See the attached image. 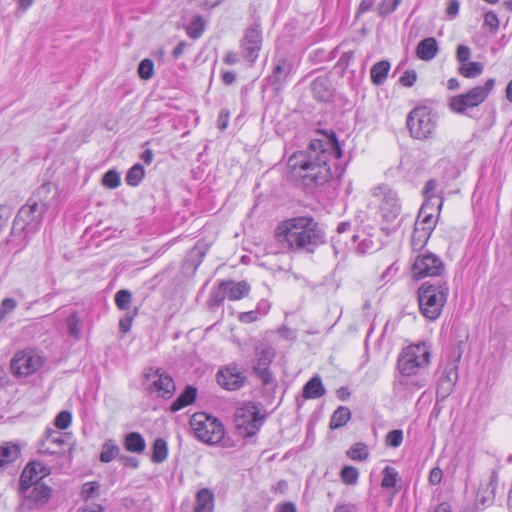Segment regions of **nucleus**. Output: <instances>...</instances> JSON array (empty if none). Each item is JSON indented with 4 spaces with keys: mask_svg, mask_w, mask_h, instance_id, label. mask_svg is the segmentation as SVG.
Masks as SVG:
<instances>
[{
    "mask_svg": "<svg viewBox=\"0 0 512 512\" xmlns=\"http://www.w3.org/2000/svg\"><path fill=\"white\" fill-rule=\"evenodd\" d=\"M341 156L342 150L335 134L324 140L312 139L306 150L294 152L288 158V177L305 187L323 185L334 175L331 160Z\"/></svg>",
    "mask_w": 512,
    "mask_h": 512,
    "instance_id": "nucleus-1",
    "label": "nucleus"
},
{
    "mask_svg": "<svg viewBox=\"0 0 512 512\" xmlns=\"http://www.w3.org/2000/svg\"><path fill=\"white\" fill-rule=\"evenodd\" d=\"M278 242L292 250L313 252L324 243V232L319 223L310 216H299L281 222L275 230Z\"/></svg>",
    "mask_w": 512,
    "mask_h": 512,
    "instance_id": "nucleus-2",
    "label": "nucleus"
},
{
    "mask_svg": "<svg viewBox=\"0 0 512 512\" xmlns=\"http://www.w3.org/2000/svg\"><path fill=\"white\" fill-rule=\"evenodd\" d=\"M46 211L44 204L28 200L27 204L19 209L13 221L9 241L17 242L18 246L24 247L28 236L39 230Z\"/></svg>",
    "mask_w": 512,
    "mask_h": 512,
    "instance_id": "nucleus-3",
    "label": "nucleus"
},
{
    "mask_svg": "<svg viewBox=\"0 0 512 512\" xmlns=\"http://www.w3.org/2000/svg\"><path fill=\"white\" fill-rule=\"evenodd\" d=\"M448 294V283L443 279L422 283L418 289L421 314L430 321L438 319L447 301Z\"/></svg>",
    "mask_w": 512,
    "mask_h": 512,
    "instance_id": "nucleus-4",
    "label": "nucleus"
},
{
    "mask_svg": "<svg viewBox=\"0 0 512 512\" xmlns=\"http://www.w3.org/2000/svg\"><path fill=\"white\" fill-rule=\"evenodd\" d=\"M431 359L429 347L425 343L407 346L398 357L397 367L404 376H412L426 368Z\"/></svg>",
    "mask_w": 512,
    "mask_h": 512,
    "instance_id": "nucleus-5",
    "label": "nucleus"
},
{
    "mask_svg": "<svg viewBox=\"0 0 512 512\" xmlns=\"http://www.w3.org/2000/svg\"><path fill=\"white\" fill-rule=\"evenodd\" d=\"M190 426L195 437L207 444H217L224 437V426L215 417L204 412H198L191 416Z\"/></svg>",
    "mask_w": 512,
    "mask_h": 512,
    "instance_id": "nucleus-6",
    "label": "nucleus"
},
{
    "mask_svg": "<svg viewBox=\"0 0 512 512\" xmlns=\"http://www.w3.org/2000/svg\"><path fill=\"white\" fill-rule=\"evenodd\" d=\"M406 124L413 138L428 139L436 129L437 116L428 107H416L408 114Z\"/></svg>",
    "mask_w": 512,
    "mask_h": 512,
    "instance_id": "nucleus-7",
    "label": "nucleus"
},
{
    "mask_svg": "<svg viewBox=\"0 0 512 512\" xmlns=\"http://www.w3.org/2000/svg\"><path fill=\"white\" fill-rule=\"evenodd\" d=\"M495 80L488 79L484 85L475 86L466 93L453 96L449 100V108L457 114H464L470 108H474L483 103L493 90Z\"/></svg>",
    "mask_w": 512,
    "mask_h": 512,
    "instance_id": "nucleus-8",
    "label": "nucleus"
},
{
    "mask_svg": "<svg viewBox=\"0 0 512 512\" xmlns=\"http://www.w3.org/2000/svg\"><path fill=\"white\" fill-rule=\"evenodd\" d=\"M234 421L239 435L252 437L262 426L264 416L260 415L256 404L249 402L236 410Z\"/></svg>",
    "mask_w": 512,
    "mask_h": 512,
    "instance_id": "nucleus-9",
    "label": "nucleus"
},
{
    "mask_svg": "<svg viewBox=\"0 0 512 512\" xmlns=\"http://www.w3.org/2000/svg\"><path fill=\"white\" fill-rule=\"evenodd\" d=\"M275 355V350L268 344H261L255 349L252 371L264 386L275 385L276 383L269 368Z\"/></svg>",
    "mask_w": 512,
    "mask_h": 512,
    "instance_id": "nucleus-10",
    "label": "nucleus"
},
{
    "mask_svg": "<svg viewBox=\"0 0 512 512\" xmlns=\"http://www.w3.org/2000/svg\"><path fill=\"white\" fill-rule=\"evenodd\" d=\"M379 197V210L382 218L387 222L395 221L401 213V203L398 194L389 186L382 185L374 190Z\"/></svg>",
    "mask_w": 512,
    "mask_h": 512,
    "instance_id": "nucleus-11",
    "label": "nucleus"
},
{
    "mask_svg": "<svg viewBox=\"0 0 512 512\" xmlns=\"http://www.w3.org/2000/svg\"><path fill=\"white\" fill-rule=\"evenodd\" d=\"M145 378L149 382L147 390L156 393L158 396L169 399L175 392V383L172 377L161 369L150 368L145 373Z\"/></svg>",
    "mask_w": 512,
    "mask_h": 512,
    "instance_id": "nucleus-12",
    "label": "nucleus"
},
{
    "mask_svg": "<svg viewBox=\"0 0 512 512\" xmlns=\"http://www.w3.org/2000/svg\"><path fill=\"white\" fill-rule=\"evenodd\" d=\"M44 364V358L33 350L16 353L11 361L12 371L20 376H28L38 371Z\"/></svg>",
    "mask_w": 512,
    "mask_h": 512,
    "instance_id": "nucleus-13",
    "label": "nucleus"
},
{
    "mask_svg": "<svg viewBox=\"0 0 512 512\" xmlns=\"http://www.w3.org/2000/svg\"><path fill=\"white\" fill-rule=\"evenodd\" d=\"M444 263L433 253L418 255L413 263L412 271L416 279L424 277L442 276Z\"/></svg>",
    "mask_w": 512,
    "mask_h": 512,
    "instance_id": "nucleus-14",
    "label": "nucleus"
},
{
    "mask_svg": "<svg viewBox=\"0 0 512 512\" xmlns=\"http://www.w3.org/2000/svg\"><path fill=\"white\" fill-rule=\"evenodd\" d=\"M216 380L223 389L236 391L245 385L247 377L236 363H230L218 370Z\"/></svg>",
    "mask_w": 512,
    "mask_h": 512,
    "instance_id": "nucleus-15",
    "label": "nucleus"
},
{
    "mask_svg": "<svg viewBox=\"0 0 512 512\" xmlns=\"http://www.w3.org/2000/svg\"><path fill=\"white\" fill-rule=\"evenodd\" d=\"M461 354L459 353L452 361L446 364L437 384V397L445 399L453 391L458 380V362Z\"/></svg>",
    "mask_w": 512,
    "mask_h": 512,
    "instance_id": "nucleus-16",
    "label": "nucleus"
},
{
    "mask_svg": "<svg viewBox=\"0 0 512 512\" xmlns=\"http://www.w3.org/2000/svg\"><path fill=\"white\" fill-rule=\"evenodd\" d=\"M67 436L52 428H47L43 438L39 441L38 452L44 455H62Z\"/></svg>",
    "mask_w": 512,
    "mask_h": 512,
    "instance_id": "nucleus-17",
    "label": "nucleus"
},
{
    "mask_svg": "<svg viewBox=\"0 0 512 512\" xmlns=\"http://www.w3.org/2000/svg\"><path fill=\"white\" fill-rule=\"evenodd\" d=\"M262 46V32L258 24H253L246 29L241 42L242 54L250 62L258 58Z\"/></svg>",
    "mask_w": 512,
    "mask_h": 512,
    "instance_id": "nucleus-18",
    "label": "nucleus"
},
{
    "mask_svg": "<svg viewBox=\"0 0 512 512\" xmlns=\"http://www.w3.org/2000/svg\"><path fill=\"white\" fill-rule=\"evenodd\" d=\"M296 65L294 60L289 58H279L274 64L269 81L276 91L282 89L289 77L294 74Z\"/></svg>",
    "mask_w": 512,
    "mask_h": 512,
    "instance_id": "nucleus-19",
    "label": "nucleus"
},
{
    "mask_svg": "<svg viewBox=\"0 0 512 512\" xmlns=\"http://www.w3.org/2000/svg\"><path fill=\"white\" fill-rule=\"evenodd\" d=\"M23 497L30 502L31 506L39 507L48 502L51 496V489L43 483L20 485Z\"/></svg>",
    "mask_w": 512,
    "mask_h": 512,
    "instance_id": "nucleus-20",
    "label": "nucleus"
},
{
    "mask_svg": "<svg viewBox=\"0 0 512 512\" xmlns=\"http://www.w3.org/2000/svg\"><path fill=\"white\" fill-rule=\"evenodd\" d=\"M51 473L50 468L41 462L32 461L22 471L20 485L41 483Z\"/></svg>",
    "mask_w": 512,
    "mask_h": 512,
    "instance_id": "nucleus-21",
    "label": "nucleus"
},
{
    "mask_svg": "<svg viewBox=\"0 0 512 512\" xmlns=\"http://www.w3.org/2000/svg\"><path fill=\"white\" fill-rule=\"evenodd\" d=\"M497 484L498 473L493 470L489 478L481 482L477 491L476 502L484 507L491 505L495 498Z\"/></svg>",
    "mask_w": 512,
    "mask_h": 512,
    "instance_id": "nucleus-22",
    "label": "nucleus"
},
{
    "mask_svg": "<svg viewBox=\"0 0 512 512\" xmlns=\"http://www.w3.org/2000/svg\"><path fill=\"white\" fill-rule=\"evenodd\" d=\"M215 496L208 488H202L195 495L193 512H214Z\"/></svg>",
    "mask_w": 512,
    "mask_h": 512,
    "instance_id": "nucleus-23",
    "label": "nucleus"
},
{
    "mask_svg": "<svg viewBox=\"0 0 512 512\" xmlns=\"http://www.w3.org/2000/svg\"><path fill=\"white\" fill-rule=\"evenodd\" d=\"M222 290L226 291L227 298L232 301L239 300L246 296L250 291V286L245 281L233 282L222 281L220 283Z\"/></svg>",
    "mask_w": 512,
    "mask_h": 512,
    "instance_id": "nucleus-24",
    "label": "nucleus"
},
{
    "mask_svg": "<svg viewBox=\"0 0 512 512\" xmlns=\"http://www.w3.org/2000/svg\"><path fill=\"white\" fill-rule=\"evenodd\" d=\"M208 249L209 246L205 242H197L196 245L189 251L184 265L191 267L193 272H195L205 257Z\"/></svg>",
    "mask_w": 512,
    "mask_h": 512,
    "instance_id": "nucleus-25",
    "label": "nucleus"
},
{
    "mask_svg": "<svg viewBox=\"0 0 512 512\" xmlns=\"http://www.w3.org/2000/svg\"><path fill=\"white\" fill-rule=\"evenodd\" d=\"M438 43L435 38L429 37L421 40L416 47V55L424 61L432 60L438 53Z\"/></svg>",
    "mask_w": 512,
    "mask_h": 512,
    "instance_id": "nucleus-26",
    "label": "nucleus"
},
{
    "mask_svg": "<svg viewBox=\"0 0 512 512\" xmlns=\"http://www.w3.org/2000/svg\"><path fill=\"white\" fill-rule=\"evenodd\" d=\"M56 196L57 188L51 183H44L37 189L33 197L29 200H36L39 204H44V207L48 210Z\"/></svg>",
    "mask_w": 512,
    "mask_h": 512,
    "instance_id": "nucleus-27",
    "label": "nucleus"
},
{
    "mask_svg": "<svg viewBox=\"0 0 512 512\" xmlns=\"http://www.w3.org/2000/svg\"><path fill=\"white\" fill-rule=\"evenodd\" d=\"M197 397V389L194 386L188 385L175 399L170 406L171 412H177L191 404H193Z\"/></svg>",
    "mask_w": 512,
    "mask_h": 512,
    "instance_id": "nucleus-28",
    "label": "nucleus"
},
{
    "mask_svg": "<svg viewBox=\"0 0 512 512\" xmlns=\"http://www.w3.org/2000/svg\"><path fill=\"white\" fill-rule=\"evenodd\" d=\"M312 92L315 98L321 101H329L332 93H331V84L330 80L325 76L317 77L311 85Z\"/></svg>",
    "mask_w": 512,
    "mask_h": 512,
    "instance_id": "nucleus-29",
    "label": "nucleus"
},
{
    "mask_svg": "<svg viewBox=\"0 0 512 512\" xmlns=\"http://www.w3.org/2000/svg\"><path fill=\"white\" fill-rule=\"evenodd\" d=\"M325 394V388L319 376L312 377L303 387L302 396L305 399H318Z\"/></svg>",
    "mask_w": 512,
    "mask_h": 512,
    "instance_id": "nucleus-30",
    "label": "nucleus"
},
{
    "mask_svg": "<svg viewBox=\"0 0 512 512\" xmlns=\"http://www.w3.org/2000/svg\"><path fill=\"white\" fill-rule=\"evenodd\" d=\"M123 445L127 451L138 454L144 452L146 448L145 439L139 432L128 433L123 440Z\"/></svg>",
    "mask_w": 512,
    "mask_h": 512,
    "instance_id": "nucleus-31",
    "label": "nucleus"
},
{
    "mask_svg": "<svg viewBox=\"0 0 512 512\" xmlns=\"http://www.w3.org/2000/svg\"><path fill=\"white\" fill-rule=\"evenodd\" d=\"M20 454V448L12 442H5L0 445V468L14 462Z\"/></svg>",
    "mask_w": 512,
    "mask_h": 512,
    "instance_id": "nucleus-32",
    "label": "nucleus"
},
{
    "mask_svg": "<svg viewBox=\"0 0 512 512\" xmlns=\"http://www.w3.org/2000/svg\"><path fill=\"white\" fill-rule=\"evenodd\" d=\"M390 63L386 60L375 63L370 70L371 80L375 85H381L387 79Z\"/></svg>",
    "mask_w": 512,
    "mask_h": 512,
    "instance_id": "nucleus-33",
    "label": "nucleus"
},
{
    "mask_svg": "<svg viewBox=\"0 0 512 512\" xmlns=\"http://www.w3.org/2000/svg\"><path fill=\"white\" fill-rule=\"evenodd\" d=\"M350 418V409L345 406H340L333 412L329 426L331 429H338L344 426Z\"/></svg>",
    "mask_w": 512,
    "mask_h": 512,
    "instance_id": "nucleus-34",
    "label": "nucleus"
},
{
    "mask_svg": "<svg viewBox=\"0 0 512 512\" xmlns=\"http://www.w3.org/2000/svg\"><path fill=\"white\" fill-rule=\"evenodd\" d=\"M429 229H430V227L420 228L419 224L416 223L414 232L412 234V240H411L412 248L414 250L421 249L425 246V244L427 243V241L431 235V233H429Z\"/></svg>",
    "mask_w": 512,
    "mask_h": 512,
    "instance_id": "nucleus-35",
    "label": "nucleus"
},
{
    "mask_svg": "<svg viewBox=\"0 0 512 512\" xmlns=\"http://www.w3.org/2000/svg\"><path fill=\"white\" fill-rule=\"evenodd\" d=\"M168 455L167 442L163 438H157L152 447L151 460L154 463H162Z\"/></svg>",
    "mask_w": 512,
    "mask_h": 512,
    "instance_id": "nucleus-36",
    "label": "nucleus"
},
{
    "mask_svg": "<svg viewBox=\"0 0 512 512\" xmlns=\"http://www.w3.org/2000/svg\"><path fill=\"white\" fill-rule=\"evenodd\" d=\"M206 21L201 15H196L187 25L186 33L190 38L198 39L204 32Z\"/></svg>",
    "mask_w": 512,
    "mask_h": 512,
    "instance_id": "nucleus-37",
    "label": "nucleus"
},
{
    "mask_svg": "<svg viewBox=\"0 0 512 512\" xmlns=\"http://www.w3.org/2000/svg\"><path fill=\"white\" fill-rule=\"evenodd\" d=\"M119 452L120 448L113 440H106L102 445L100 461L109 463L118 456Z\"/></svg>",
    "mask_w": 512,
    "mask_h": 512,
    "instance_id": "nucleus-38",
    "label": "nucleus"
},
{
    "mask_svg": "<svg viewBox=\"0 0 512 512\" xmlns=\"http://www.w3.org/2000/svg\"><path fill=\"white\" fill-rule=\"evenodd\" d=\"M144 168L141 164L133 165L127 172L125 181L129 186H138L144 177Z\"/></svg>",
    "mask_w": 512,
    "mask_h": 512,
    "instance_id": "nucleus-39",
    "label": "nucleus"
},
{
    "mask_svg": "<svg viewBox=\"0 0 512 512\" xmlns=\"http://www.w3.org/2000/svg\"><path fill=\"white\" fill-rule=\"evenodd\" d=\"M484 66L480 62H466L459 67V73L466 78H475L483 72Z\"/></svg>",
    "mask_w": 512,
    "mask_h": 512,
    "instance_id": "nucleus-40",
    "label": "nucleus"
},
{
    "mask_svg": "<svg viewBox=\"0 0 512 512\" xmlns=\"http://www.w3.org/2000/svg\"><path fill=\"white\" fill-rule=\"evenodd\" d=\"M347 456L352 460L363 461L368 458L369 452L364 443L358 442L350 447L347 451Z\"/></svg>",
    "mask_w": 512,
    "mask_h": 512,
    "instance_id": "nucleus-41",
    "label": "nucleus"
},
{
    "mask_svg": "<svg viewBox=\"0 0 512 512\" xmlns=\"http://www.w3.org/2000/svg\"><path fill=\"white\" fill-rule=\"evenodd\" d=\"M428 208H429V204L428 203H424L421 206L418 218H422V220L420 222H417V223L419 224L420 228H428V227H430L429 233H432L435 224H434V222L432 220V217H433L432 214L427 212Z\"/></svg>",
    "mask_w": 512,
    "mask_h": 512,
    "instance_id": "nucleus-42",
    "label": "nucleus"
},
{
    "mask_svg": "<svg viewBox=\"0 0 512 512\" xmlns=\"http://www.w3.org/2000/svg\"><path fill=\"white\" fill-rule=\"evenodd\" d=\"M398 473L395 468L386 466L383 470V478L381 481L382 488H394L396 485Z\"/></svg>",
    "mask_w": 512,
    "mask_h": 512,
    "instance_id": "nucleus-43",
    "label": "nucleus"
},
{
    "mask_svg": "<svg viewBox=\"0 0 512 512\" xmlns=\"http://www.w3.org/2000/svg\"><path fill=\"white\" fill-rule=\"evenodd\" d=\"M380 243L378 241H374L372 235H366L358 244L357 251L360 254L369 253L375 251L379 248Z\"/></svg>",
    "mask_w": 512,
    "mask_h": 512,
    "instance_id": "nucleus-44",
    "label": "nucleus"
},
{
    "mask_svg": "<svg viewBox=\"0 0 512 512\" xmlns=\"http://www.w3.org/2000/svg\"><path fill=\"white\" fill-rule=\"evenodd\" d=\"M138 74L141 79L149 80L154 75V63L151 59H143L138 66Z\"/></svg>",
    "mask_w": 512,
    "mask_h": 512,
    "instance_id": "nucleus-45",
    "label": "nucleus"
},
{
    "mask_svg": "<svg viewBox=\"0 0 512 512\" xmlns=\"http://www.w3.org/2000/svg\"><path fill=\"white\" fill-rule=\"evenodd\" d=\"M359 472L353 466H345L341 470V479L347 485H355L358 481Z\"/></svg>",
    "mask_w": 512,
    "mask_h": 512,
    "instance_id": "nucleus-46",
    "label": "nucleus"
},
{
    "mask_svg": "<svg viewBox=\"0 0 512 512\" xmlns=\"http://www.w3.org/2000/svg\"><path fill=\"white\" fill-rule=\"evenodd\" d=\"M132 300V294L128 290H120L115 295L116 306L120 310H127Z\"/></svg>",
    "mask_w": 512,
    "mask_h": 512,
    "instance_id": "nucleus-47",
    "label": "nucleus"
},
{
    "mask_svg": "<svg viewBox=\"0 0 512 512\" xmlns=\"http://www.w3.org/2000/svg\"><path fill=\"white\" fill-rule=\"evenodd\" d=\"M102 184L109 189L117 188L120 185V174L115 170L107 171L103 175Z\"/></svg>",
    "mask_w": 512,
    "mask_h": 512,
    "instance_id": "nucleus-48",
    "label": "nucleus"
},
{
    "mask_svg": "<svg viewBox=\"0 0 512 512\" xmlns=\"http://www.w3.org/2000/svg\"><path fill=\"white\" fill-rule=\"evenodd\" d=\"M403 441V431L400 429H395L386 435L385 443L389 447L397 448L401 445Z\"/></svg>",
    "mask_w": 512,
    "mask_h": 512,
    "instance_id": "nucleus-49",
    "label": "nucleus"
},
{
    "mask_svg": "<svg viewBox=\"0 0 512 512\" xmlns=\"http://www.w3.org/2000/svg\"><path fill=\"white\" fill-rule=\"evenodd\" d=\"M72 414L69 411H61L54 420V425L58 429H66L70 426Z\"/></svg>",
    "mask_w": 512,
    "mask_h": 512,
    "instance_id": "nucleus-50",
    "label": "nucleus"
},
{
    "mask_svg": "<svg viewBox=\"0 0 512 512\" xmlns=\"http://www.w3.org/2000/svg\"><path fill=\"white\" fill-rule=\"evenodd\" d=\"M17 307V301L13 298L3 299L0 305V322Z\"/></svg>",
    "mask_w": 512,
    "mask_h": 512,
    "instance_id": "nucleus-51",
    "label": "nucleus"
},
{
    "mask_svg": "<svg viewBox=\"0 0 512 512\" xmlns=\"http://www.w3.org/2000/svg\"><path fill=\"white\" fill-rule=\"evenodd\" d=\"M66 325L68 327L69 334L75 338H79L80 328L77 314H71L66 320Z\"/></svg>",
    "mask_w": 512,
    "mask_h": 512,
    "instance_id": "nucleus-52",
    "label": "nucleus"
},
{
    "mask_svg": "<svg viewBox=\"0 0 512 512\" xmlns=\"http://www.w3.org/2000/svg\"><path fill=\"white\" fill-rule=\"evenodd\" d=\"M484 26L488 27L492 33H495L499 28V20L493 11H489L484 17Z\"/></svg>",
    "mask_w": 512,
    "mask_h": 512,
    "instance_id": "nucleus-53",
    "label": "nucleus"
},
{
    "mask_svg": "<svg viewBox=\"0 0 512 512\" xmlns=\"http://www.w3.org/2000/svg\"><path fill=\"white\" fill-rule=\"evenodd\" d=\"M189 2H192L195 4V6L203 9V10H210L213 9L220 4H222L225 0H188Z\"/></svg>",
    "mask_w": 512,
    "mask_h": 512,
    "instance_id": "nucleus-54",
    "label": "nucleus"
},
{
    "mask_svg": "<svg viewBox=\"0 0 512 512\" xmlns=\"http://www.w3.org/2000/svg\"><path fill=\"white\" fill-rule=\"evenodd\" d=\"M417 80V74L414 70H406L400 77L399 82L405 87H412Z\"/></svg>",
    "mask_w": 512,
    "mask_h": 512,
    "instance_id": "nucleus-55",
    "label": "nucleus"
},
{
    "mask_svg": "<svg viewBox=\"0 0 512 512\" xmlns=\"http://www.w3.org/2000/svg\"><path fill=\"white\" fill-rule=\"evenodd\" d=\"M136 310L133 313H127L123 318L119 321V329L123 333H127L131 329V324L136 315Z\"/></svg>",
    "mask_w": 512,
    "mask_h": 512,
    "instance_id": "nucleus-56",
    "label": "nucleus"
},
{
    "mask_svg": "<svg viewBox=\"0 0 512 512\" xmlns=\"http://www.w3.org/2000/svg\"><path fill=\"white\" fill-rule=\"evenodd\" d=\"M471 56V50L466 45H459L457 47L456 58L462 64L468 62Z\"/></svg>",
    "mask_w": 512,
    "mask_h": 512,
    "instance_id": "nucleus-57",
    "label": "nucleus"
},
{
    "mask_svg": "<svg viewBox=\"0 0 512 512\" xmlns=\"http://www.w3.org/2000/svg\"><path fill=\"white\" fill-rule=\"evenodd\" d=\"M229 116H230V113L227 109H222L219 113V116H218V120H217V127L220 129V130H225L228 126V122H229Z\"/></svg>",
    "mask_w": 512,
    "mask_h": 512,
    "instance_id": "nucleus-58",
    "label": "nucleus"
},
{
    "mask_svg": "<svg viewBox=\"0 0 512 512\" xmlns=\"http://www.w3.org/2000/svg\"><path fill=\"white\" fill-rule=\"evenodd\" d=\"M443 478V472L439 467L433 468L429 473V483L431 485H437Z\"/></svg>",
    "mask_w": 512,
    "mask_h": 512,
    "instance_id": "nucleus-59",
    "label": "nucleus"
},
{
    "mask_svg": "<svg viewBox=\"0 0 512 512\" xmlns=\"http://www.w3.org/2000/svg\"><path fill=\"white\" fill-rule=\"evenodd\" d=\"M460 3L458 0H449L448 6L446 8L447 16L450 18H455L459 12Z\"/></svg>",
    "mask_w": 512,
    "mask_h": 512,
    "instance_id": "nucleus-60",
    "label": "nucleus"
},
{
    "mask_svg": "<svg viewBox=\"0 0 512 512\" xmlns=\"http://www.w3.org/2000/svg\"><path fill=\"white\" fill-rule=\"evenodd\" d=\"M227 298V294L225 290H222V288L219 286L218 290L214 292L211 296V302L213 305H221L223 301Z\"/></svg>",
    "mask_w": 512,
    "mask_h": 512,
    "instance_id": "nucleus-61",
    "label": "nucleus"
},
{
    "mask_svg": "<svg viewBox=\"0 0 512 512\" xmlns=\"http://www.w3.org/2000/svg\"><path fill=\"white\" fill-rule=\"evenodd\" d=\"M437 183L435 180L431 179L426 182L425 188H424V195L427 198L428 201L432 200L434 198V191L436 189Z\"/></svg>",
    "mask_w": 512,
    "mask_h": 512,
    "instance_id": "nucleus-62",
    "label": "nucleus"
},
{
    "mask_svg": "<svg viewBox=\"0 0 512 512\" xmlns=\"http://www.w3.org/2000/svg\"><path fill=\"white\" fill-rule=\"evenodd\" d=\"M333 512H358V508L352 503L338 504Z\"/></svg>",
    "mask_w": 512,
    "mask_h": 512,
    "instance_id": "nucleus-63",
    "label": "nucleus"
},
{
    "mask_svg": "<svg viewBox=\"0 0 512 512\" xmlns=\"http://www.w3.org/2000/svg\"><path fill=\"white\" fill-rule=\"evenodd\" d=\"M77 512H103V508L99 504L91 503L84 507H80Z\"/></svg>",
    "mask_w": 512,
    "mask_h": 512,
    "instance_id": "nucleus-64",
    "label": "nucleus"
}]
</instances>
